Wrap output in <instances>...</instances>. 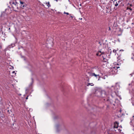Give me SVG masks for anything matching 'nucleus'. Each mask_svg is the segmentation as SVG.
Wrapping results in <instances>:
<instances>
[{"instance_id":"nucleus-1","label":"nucleus","mask_w":134,"mask_h":134,"mask_svg":"<svg viewBox=\"0 0 134 134\" xmlns=\"http://www.w3.org/2000/svg\"><path fill=\"white\" fill-rule=\"evenodd\" d=\"M55 131L57 133H58L62 130L65 133L68 132V130L66 129L64 123L62 122L59 124H56L55 126Z\"/></svg>"},{"instance_id":"nucleus-36","label":"nucleus","mask_w":134,"mask_h":134,"mask_svg":"<svg viewBox=\"0 0 134 134\" xmlns=\"http://www.w3.org/2000/svg\"><path fill=\"white\" fill-rule=\"evenodd\" d=\"M130 10H132V9H131V8H130Z\"/></svg>"},{"instance_id":"nucleus-9","label":"nucleus","mask_w":134,"mask_h":134,"mask_svg":"<svg viewBox=\"0 0 134 134\" xmlns=\"http://www.w3.org/2000/svg\"><path fill=\"white\" fill-rule=\"evenodd\" d=\"M120 88V85L119 84L117 83L116 84L115 86L114 87V89L116 90L119 89Z\"/></svg>"},{"instance_id":"nucleus-10","label":"nucleus","mask_w":134,"mask_h":134,"mask_svg":"<svg viewBox=\"0 0 134 134\" xmlns=\"http://www.w3.org/2000/svg\"><path fill=\"white\" fill-rule=\"evenodd\" d=\"M104 54V52H102L101 51H99L97 53V56H100L101 55Z\"/></svg>"},{"instance_id":"nucleus-24","label":"nucleus","mask_w":134,"mask_h":134,"mask_svg":"<svg viewBox=\"0 0 134 134\" xmlns=\"http://www.w3.org/2000/svg\"><path fill=\"white\" fill-rule=\"evenodd\" d=\"M70 15V17H71L72 18H73V16H72L71 15V14H69Z\"/></svg>"},{"instance_id":"nucleus-31","label":"nucleus","mask_w":134,"mask_h":134,"mask_svg":"<svg viewBox=\"0 0 134 134\" xmlns=\"http://www.w3.org/2000/svg\"><path fill=\"white\" fill-rule=\"evenodd\" d=\"M99 44H100V45H101V44H100V42H99Z\"/></svg>"},{"instance_id":"nucleus-20","label":"nucleus","mask_w":134,"mask_h":134,"mask_svg":"<svg viewBox=\"0 0 134 134\" xmlns=\"http://www.w3.org/2000/svg\"><path fill=\"white\" fill-rule=\"evenodd\" d=\"M116 67V66H115L114 67H113V68L115 70H116L117 69H116V68H115V67Z\"/></svg>"},{"instance_id":"nucleus-17","label":"nucleus","mask_w":134,"mask_h":134,"mask_svg":"<svg viewBox=\"0 0 134 134\" xmlns=\"http://www.w3.org/2000/svg\"><path fill=\"white\" fill-rule=\"evenodd\" d=\"M46 4H47V5L48 6V7H49L50 6V5L49 4V2H48L47 3H46Z\"/></svg>"},{"instance_id":"nucleus-21","label":"nucleus","mask_w":134,"mask_h":134,"mask_svg":"<svg viewBox=\"0 0 134 134\" xmlns=\"http://www.w3.org/2000/svg\"><path fill=\"white\" fill-rule=\"evenodd\" d=\"M116 50H114L113 51V53H115V52H116Z\"/></svg>"},{"instance_id":"nucleus-39","label":"nucleus","mask_w":134,"mask_h":134,"mask_svg":"<svg viewBox=\"0 0 134 134\" xmlns=\"http://www.w3.org/2000/svg\"><path fill=\"white\" fill-rule=\"evenodd\" d=\"M115 131H116V130H115Z\"/></svg>"},{"instance_id":"nucleus-25","label":"nucleus","mask_w":134,"mask_h":134,"mask_svg":"<svg viewBox=\"0 0 134 134\" xmlns=\"http://www.w3.org/2000/svg\"><path fill=\"white\" fill-rule=\"evenodd\" d=\"M115 68H116V69H118V68H119V66H116V67H115Z\"/></svg>"},{"instance_id":"nucleus-3","label":"nucleus","mask_w":134,"mask_h":134,"mask_svg":"<svg viewBox=\"0 0 134 134\" xmlns=\"http://www.w3.org/2000/svg\"><path fill=\"white\" fill-rule=\"evenodd\" d=\"M18 3H16L12 6L13 9L15 11H17V9H18Z\"/></svg>"},{"instance_id":"nucleus-29","label":"nucleus","mask_w":134,"mask_h":134,"mask_svg":"<svg viewBox=\"0 0 134 134\" xmlns=\"http://www.w3.org/2000/svg\"><path fill=\"white\" fill-rule=\"evenodd\" d=\"M15 72V71H13L12 72V73H14Z\"/></svg>"},{"instance_id":"nucleus-30","label":"nucleus","mask_w":134,"mask_h":134,"mask_svg":"<svg viewBox=\"0 0 134 134\" xmlns=\"http://www.w3.org/2000/svg\"><path fill=\"white\" fill-rule=\"evenodd\" d=\"M13 128L14 129H16V127H13Z\"/></svg>"},{"instance_id":"nucleus-15","label":"nucleus","mask_w":134,"mask_h":134,"mask_svg":"<svg viewBox=\"0 0 134 134\" xmlns=\"http://www.w3.org/2000/svg\"><path fill=\"white\" fill-rule=\"evenodd\" d=\"M102 57L103 58V61L104 62H106V59H105V58L103 56H102Z\"/></svg>"},{"instance_id":"nucleus-26","label":"nucleus","mask_w":134,"mask_h":134,"mask_svg":"<svg viewBox=\"0 0 134 134\" xmlns=\"http://www.w3.org/2000/svg\"><path fill=\"white\" fill-rule=\"evenodd\" d=\"M66 14L68 15L69 14L68 13L66 12Z\"/></svg>"},{"instance_id":"nucleus-7","label":"nucleus","mask_w":134,"mask_h":134,"mask_svg":"<svg viewBox=\"0 0 134 134\" xmlns=\"http://www.w3.org/2000/svg\"><path fill=\"white\" fill-rule=\"evenodd\" d=\"M16 3V0H10L9 1V3L12 6Z\"/></svg>"},{"instance_id":"nucleus-33","label":"nucleus","mask_w":134,"mask_h":134,"mask_svg":"<svg viewBox=\"0 0 134 134\" xmlns=\"http://www.w3.org/2000/svg\"><path fill=\"white\" fill-rule=\"evenodd\" d=\"M66 12H64V14H66Z\"/></svg>"},{"instance_id":"nucleus-38","label":"nucleus","mask_w":134,"mask_h":134,"mask_svg":"<svg viewBox=\"0 0 134 134\" xmlns=\"http://www.w3.org/2000/svg\"><path fill=\"white\" fill-rule=\"evenodd\" d=\"M36 134H39V133H36Z\"/></svg>"},{"instance_id":"nucleus-23","label":"nucleus","mask_w":134,"mask_h":134,"mask_svg":"<svg viewBox=\"0 0 134 134\" xmlns=\"http://www.w3.org/2000/svg\"><path fill=\"white\" fill-rule=\"evenodd\" d=\"M90 85H91L90 83H88L87 85V86H89Z\"/></svg>"},{"instance_id":"nucleus-4","label":"nucleus","mask_w":134,"mask_h":134,"mask_svg":"<svg viewBox=\"0 0 134 134\" xmlns=\"http://www.w3.org/2000/svg\"><path fill=\"white\" fill-rule=\"evenodd\" d=\"M118 123L117 122H115L114 123V128H115L117 130V128H118ZM118 130L119 132H120V131H121V130H120V129H118Z\"/></svg>"},{"instance_id":"nucleus-41","label":"nucleus","mask_w":134,"mask_h":134,"mask_svg":"<svg viewBox=\"0 0 134 134\" xmlns=\"http://www.w3.org/2000/svg\"><path fill=\"white\" fill-rule=\"evenodd\" d=\"M110 29V28L109 27V29Z\"/></svg>"},{"instance_id":"nucleus-18","label":"nucleus","mask_w":134,"mask_h":134,"mask_svg":"<svg viewBox=\"0 0 134 134\" xmlns=\"http://www.w3.org/2000/svg\"><path fill=\"white\" fill-rule=\"evenodd\" d=\"M132 54L133 55V56L131 58L133 60H134V54L132 53Z\"/></svg>"},{"instance_id":"nucleus-11","label":"nucleus","mask_w":134,"mask_h":134,"mask_svg":"<svg viewBox=\"0 0 134 134\" xmlns=\"http://www.w3.org/2000/svg\"><path fill=\"white\" fill-rule=\"evenodd\" d=\"M60 118V116L58 115H56L54 116L53 117L54 119H57Z\"/></svg>"},{"instance_id":"nucleus-22","label":"nucleus","mask_w":134,"mask_h":134,"mask_svg":"<svg viewBox=\"0 0 134 134\" xmlns=\"http://www.w3.org/2000/svg\"><path fill=\"white\" fill-rule=\"evenodd\" d=\"M91 85V86H93L94 85V84L93 83H90Z\"/></svg>"},{"instance_id":"nucleus-8","label":"nucleus","mask_w":134,"mask_h":134,"mask_svg":"<svg viewBox=\"0 0 134 134\" xmlns=\"http://www.w3.org/2000/svg\"><path fill=\"white\" fill-rule=\"evenodd\" d=\"M20 3L21 5L20 7L21 8L23 9L25 7H26V5L24 2L20 1Z\"/></svg>"},{"instance_id":"nucleus-14","label":"nucleus","mask_w":134,"mask_h":134,"mask_svg":"<svg viewBox=\"0 0 134 134\" xmlns=\"http://www.w3.org/2000/svg\"><path fill=\"white\" fill-rule=\"evenodd\" d=\"M115 2L114 1L113 2V3L114 4H115V6H117L118 5V4L117 3V2H116V3L115 4Z\"/></svg>"},{"instance_id":"nucleus-35","label":"nucleus","mask_w":134,"mask_h":134,"mask_svg":"<svg viewBox=\"0 0 134 134\" xmlns=\"http://www.w3.org/2000/svg\"><path fill=\"white\" fill-rule=\"evenodd\" d=\"M108 100H109V99H107V101H108Z\"/></svg>"},{"instance_id":"nucleus-12","label":"nucleus","mask_w":134,"mask_h":134,"mask_svg":"<svg viewBox=\"0 0 134 134\" xmlns=\"http://www.w3.org/2000/svg\"><path fill=\"white\" fill-rule=\"evenodd\" d=\"M8 113L12 115V110H8Z\"/></svg>"},{"instance_id":"nucleus-37","label":"nucleus","mask_w":134,"mask_h":134,"mask_svg":"<svg viewBox=\"0 0 134 134\" xmlns=\"http://www.w3.org/2000/svg\"><path fill=\"white\" fill-rule=\"evenodd\" d=\"M14 123L13 124V126H14Z\"/></svg>"},{"instance_id":"nucleus-13","label":"nucleus","mask_w":134,"mask_h":134,"mask_svg":"<svg viewBox=\"0 0 134 134\" xmlns=\"http://www.w3.org/2000/svg\"><path fill=\"white\" fill-rule=\"evenodd\" d=\"M15 46V44H11V45L10 46H9V47H14Z\"/></svg>"},{"instance_id":"nucleus-27","label":"nucleus","mask_w":134,"mask_h":134,"mask_svg":"<svg viewBox=\"0 0 134 134\" xmlns=\"http://www.w3.org/2000/svg\"><path fill=\"white\" fill-rule=\"evenodd\" d=\"M28 96H27V97H26V99H28Z\"/></svg>"},{"instance_id":"nucleus-40","label":"nucleus","mask_w":134,"mask_h":134,"mask_svg":"<svg viewBox=\"0 0 134 134\" xmlns=\"http://www.w3.org/2000/svg\"><path fill=\"white\" fill-rule=\"evenodd\" d=\"M9 29H10V28H9Z\"/></svg>"},{"instance_id":"nucleus-28","label":"nucleus","mask_w":134,"mask_h":134,"mask_svg":"<svg viewBox=\"0 0 134 134\" xmlns=\"http://www.w3.org/2000/svg\"><path fill=\"white\" fill-rule=\"evenodd\" d=\"M8 9H5V12H6L7 10H8Z\"/></svg>"},{"instance_id":"nucleus-19","label":"nucleus","mask_w":134,"mask_h":134,"mask_svg":"<svg viewBox=\"0 0 134 134\" xmlns=\"http://www.w3.org/2000/svg\"><path fill=\"white\" fill-rule=\"evenodd\" d=\"M0 116L2 118L4 117V115L3 114H1Z\"/></svg>"},{"instance_id":"nucleus-34","label":"nucleus","mask_w":134,"mask_h":134,"mask_svg":"<svg viewBox=\"0 0 134 134\" xmlns=\"http://www.w3.org/2000/svg\"><path fill=\"white\" fill-rule=\"evenodd\" d=\"M19 130L18 128L17 129H16V130Z\"/></svg>"},{"instance_id":"nucleus-16","label":"nucleus","mask_w":134,"mask_h":134,"mask_svg":"<svg viewBox=\"0 0 134 134\" xmlns=\"http://www.w3.org/2000/svg\"><path fill=\"white\" fill-rule=\"evenodd\" d=\"M31 80H32V82L30 84V86H31L32 85L33 83V82H34L33 79V78H31Z\"/></svg>"},{"instance_id":"nucleus-5","label":"nucleus","mask_w":134,"mask_h":134,"mask_svg":"<svg viewBox=\"0 0 134 134\" xmlns=\"http://www.w3.org/2000/svg\"><path fill=\"white\" fill-rule=\"evenodd\" d=\"M88 131H90L91 133H96V131L95 128H88Z\"/></svg>"},{"instance_id":"nucleus-6","label":"nucleus","mask_w":134,"mask_h":134,"mask_svg":"<svg viewBox=\"0 0 134 134\" xmlns=\"http://www.w3.org/2000/svg\"><path fill=\"white\" fill-rule=\"evenodd\" d=\"M90 75L91 76H94L95 77H96V78H97V77L98 76V80H100V76H99V75H96L94 73H90Z\"/></svg>"},{"instance_id":"nucleus-32","label":"nucleus","mask_w":134,"mask_h":134,"mask_svg":"<svg viewBox=\"0 0 134 134\" xmlns=\"http://www.w3.org/2000/svg\"><path fill=\"white\" fill-rule=\"evenodd\" d=\"M120 51H123V50L122 49L120 50Z\"/></svg>"},{"instance_id":"nucleus-2","label":"nucleus","mask_w":134,"mask_h":134,"mask_svg":"<svg viewBox=\"0 0 134 134\" xmlns=\"http://www.w3.org/2000/svg\"><path fill=\"white\" fill-rule=\"evenodd\" d=\"M95 94V95L97 97H105L107 96L105 91L104 90H96Z\"/></svg>"}]
</instances>
